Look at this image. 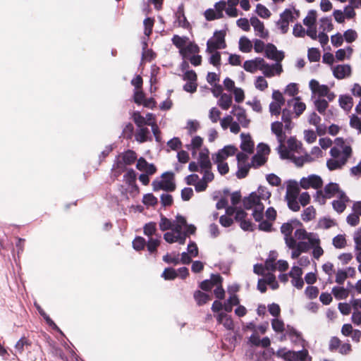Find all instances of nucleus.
<instances>
[{"instance_id":"obj_1","label":"nucleus","mask_w":361,"mask_h":361,"mask_svg":"<svg viewBox=\"0 0 361 361\" xmlns=\"http://www.w3.org/2000/svg\"><path fill=\"white\" fill-rule=\"evenodd\" d=\"M245 209H253L252 216L256 221H260L264 217V206L260 201V197L256 192H252L243 200Z\"/></svg>"},{"instance_id":"obj_2","label":"nucleus","mask_w":361,"mask_h":361,"mask_svg":"<svg viewBox=\"0 0 361 361\" xmlns=\"http://www.w3.org/2000/svg\"><path fill=\"white\" fill-rule=\"evenodd\" d=\"M225 47V32L224 31L215 32L214 39H209L207 42V51L209 53H213L216 49Z\"/></svg>"},{"instance_id":"obj_3","label":"nucleus","mask_w":361,"mask_h":361,"mask_svg":"<svg viewBox=\"0 0 361 361\" xmlns=\"http://www.w3.org/2000/svg\"><path fill=\"white\" fill-rule=\"evenodd\" d=\"M323 181L320 176L317 175H310L307 178H301L300 185L304 189L313 188L319 189L322 186Z\"/></svg>"},{"instance_id":"obj_4","label":"nucleus","mask_w":361,"mask_h":361,"mask_svg":"<svg viewBox=\"0 0 361 361\" xmlns=\"http://www.w3.org/2000/svg\"><path fill=\"white\" fill-rule=\"evenodd\" d=\"M294 228L291 223L287 222L281 226V232L284 235V240L288 247H293L295 244V239L292 236Z\"/></svg>"},{"instance_id":"obj_5","label":"nucleus","mask_w":361,"mask_h":361,"mask_svg":"<svg viewBox=\"0 0 361 361\" xmlns=\"http://www.w3.org/2000/svg\"><path fill=\"white\" fill-rule=\"evenodd\" d=\"M265 56L280 63L284 59L285 56L282 51L277 50L274 44L269 43L266 45Z\"/></svg>"},{"instance_id":"obj_6","label":"nucleus","mask_w":361,"mask_h":361,"mask_svg":"<svg viewBox=\"0 0 361 361\" xmlns=\"http://www.w3.org/2000/svg\"><path fill=\"white\" fill-rule=\"evenodd\" d=\"M260 71H262L266 77H272L275 73L279 75L283 69L280 63L276 62L275 64L269 65L264 60V64L261 66Z\"/></svg>"},{"instance_id":"obj_7","label":"nucleus","mask_w":361,"mask_h":361,"mask_svg":"<svg viewBox=\"0 0 361 361\" xmlns=\"http://www.w3.org/2000/svg\"><path fill=\"white\" fill-rule=\"evenodd\" d=\"M250 24L254 27L256 35L262 39H266L268 37L269 32L265 29L264 23L257 17H252L250 18Z\"/></svg>"},{"instance_id":"obj_8","label":"nucleus","mask_w":361,"mask_h":361,"mask_svg":"<svg viewBox=\"0 0 361 361\" xmlns=\"http://www.w3.org/2000/svg\"><path fill=\"white\" fill-rule=\"evenodd\" d=\"M231 113L237 118L238 121L243 128L248 127L250 121L247 118L245 110L239 106H234Z\"/></svg>"},{"instance_id":"obj_9","label":"nucleus","mask_w":361,"mask_h":361,"mask_svg":"<svg viewBox=\"0 0 361 361\" xmlns=\"http://www.w3.org/2000/svg\"><path fill=\"white\" fill-rule=\"evenodd\" d=\"M309 87L313 94H318L319 97H325L327 94L329 88L326 85H320L319 82L312 79L309 82Z\"/></svg>"},{"instance_id":"obj_10","label":"nucleus","mask_w":361,"mask_h":361,"mask_svg":"<svg viewBox=\"0 0 361 361\" xmlns=\"http://www.w3.org/2000/svg\"><path fill=\"white\" fill-rule=\"evenodd\" d=\"M262 64H264V59L257 57L255 59L245 61L243 64V68L247 72L254 73L257 70H260V67Z\"/></svg>"},{"instance_id":"obj_11","label":"nucleus","mask_w":361,"mask_h":361,"mask_svg":"<svg viewBox=\"0 0 361 361\" xmlns=\"http://www.w3.org/2000/svg\"><path fill=\"white\" fill-rule=\"evenodd\" d=\"M164 181V190L167 192H173L176 189L173 173L172 172H165L161 176Z\"/></svg>"},{"instance_id":"obj_12","label":"nucleus","mask_w":361,"mask_h":361,"mask_svg":"<svg viewBox=\"0 0 361 361\" xmlns=\"http://www.w3.org/2000/svg\"><path fill=\"white\" fill-rule=\"evenodd\" d=\"M197 161L201 169H212L208 149L204 148L199 153Z\"/></svg>"},{"instance_id":"obj_13","label":"nucleus","mask_w":361,"mask_h":361,"mask_svg":"<svg viewBox=\"0 0 361 361\" xmlns=\"http://www.w3.org/2000/svg\"><path fill=\"white\" fill-rule=\"evenodd\" d=\"M351 68L349 65H338L334 68L333 74L337 79H343L350 75Z\"/></svg>"},{"instance_id":"obj_14","label":"nucleus","mask_w":361,"mask_h":361,"mask_svg":"<svg viewBox=\"0 0 361 361\" xmlns=\"http://www.w3.org/2000/svg\"><path fill=\"white\" fill-rule=\"evenodd\" d=\"M283 126L282 122L279 121H275L271 126V132L276 135L279 142H284L286 140V135L283 131Z\"/></svg>"},{"instance_id":"obj_15","label":"nucleus","mask_w":361,"mask_h":361,"mask_svg":"<svg viewBox=\"0 0 361 361\" xmlns=\"http://www.w3.org/2000/svg\"><path fill=\"white\" fill-rule=\"evenodd\" d=\"M240 137L242 140L240 145L242 150L248 153H252L254 150V142L252 140L250 135L249 134L245 135L244 133H241Z\"/></svg>"},{"instance_id":"obj_16","label":"nucleus","mask_w":361,"mask_h":361,"mask_svg":"<svg viewBox=\"0 0 361 361\" xmlns=\"http://www.w3.org/2000/svg\"><path fill=\"white\" fill-rule=\"evenodd\" d=\"M310 244L311 245V248L312 250L313 257L318 259L321 256L324 254V250L320 246V239L317 235L316 238L310 239Z\"/></svg>"},{"instance_id":"obj_17","label":"nucleus","mask_w":361,"mask_h":361,"mask_svg":"<svg viewBox=\"0 0 361 361\" xmlns=\"http://www.w3.org/2000/svg\"><path fill=\"white\" fill-rule=\"evenodd\" d=\"M288 106H293L297 116H299L305 110V104L300 102V97L293 98L288 102Z\"/></svg>"},{"instance_id":"obj_18","label":"nucleus","mask_w":361,"mask_h":361,"mask_svg":"<svg viewBox=\"0 0 361 361\" xmlns=\"http://www.w3.org/2000/svg\"><path fill=\"white\" fill-rule=\"evenodd\" d=\"M217 322L222 324L228 330H232L234 327L233 322L230 316L224 312H221L217 315Z\"/></svg>"},{"instance_id":"obj_19","label":"nucleus","mask_w":361,"mask_h":361,"mask_svg":"<svg viewBox=\"0 0 361 361\" xmlns=\"http://www.w3.org/2000/svg\"><path fill=\"white\" fill-rule=\"evenodd\" d=\"M199 51V47L193 42H190L188 44L185 46L184 49L179 50L180 54L183 56V58H188L190 54H195Z\"/></svg>"},{"instance_id":"obj_20","label":"nucleus","mask_w":361,"mask_h":361,"mask_svg":"<svg viewBox=\"0 0 361 361\" xmlns=\"http://www.w3.org/2000/svg\"><path fill=\"white\" fill-rule=\"evenodd\" d=\"M176 18L179 26L184 28L189 27L190 24L185 16L183 5L178 6L177 11L176 12Z\"/></svg>"},{"instance_id":"obj_21","label":"nucleus","mask_w":361,"mask_h":361,"mask_svg":"<svg viewBox=\"0 0 361 361\" xmlns=\"http://www.w3.org/2000/svg\"><path fill=\"white\" fill-rule=\"evenodd\" d=\"M203 143V139L200 136H195L191 140V143L186 146L188 150L192 152V157H195L197 153V150L199 149Z\"/></svg>"},{"instance_id":"obj_22","label":"nucleus","mask_w":361,"mask_h":361,"mask_svg":"<svg viewBox=\"0 0 361 361\" xmlns=\"http://www.w3.org/2000/svg\"><path fill=\"white\" fill-rule=\"evenodd\" d=\"M295 237L299 240L300 241L307 240L310 241V239H312L316 238L318 235L314 233H308L304 228H298L296 229L294 233Z\"/></svg>"},{"instance_id":"obj_23","label":"nucleus","mask_w":361,"mask_h":361,"mask_svg":"<svg viewBox=\"0 0 361 361\" xmlns=\"http://www.w3.org/2000/svg\"><path fill=\"white\" fill-rule=\"evenodd\" d=\"M339 105L346 111H349L353 105V100L350 96L341 95L339 97Z\"/></svg>"},{"instance_id":"obj_24","label":"nucleus","mask_w":361,"mask_h":361,"mask_svg":"<svg viewBox=\"0 0 361 361\" xmlns=\"http://www.w3.org/2000/svg\"><path fill=\"white\" fill-rule=\"evenodd\" d=\"M346 163L345 159H329L326 161V166L330 171L341 169Z\"/></svg>"},{"instance_id":"obj_25","label":"nucleus","mask_w":361,"mask_h":361,"mask_svg":"<svg viewBox=\"0 0 361 361\" xmlns=\"http://www.w3.org/2000/svg\"><path fill=\"white\" fill-rule=\"evenodd\" d=\"M324 192L325 197L331 198L334 197L337 192H339V185L336 183H330L324 187Z\"/></svg>"},{"instance_id":"obj_26","label":"nucleus","mask_w":361,"mask_h":361,"mask_svg":"<svg viewBox=\"0 0 361 361\" xmlns=\"http://www.w3.org/2000/svg\"><path fill=\"white\" fill-rule=\"evenodd\" d=\"M252 49V44L251 41L246 37L243 36L239 40V49L244 53H248L251 51Z\"/></svg>"},{"instance_id":"obj_27","label":"nucleus","mask_w":361,"mask_h":361,"mask_svg":"<svg viewBox=\"0 0 361 361\" xmlns=\"http://www.w3.org/2000/svg\"><path fill=\"white\" fill-rule=\"evenodd\" d=\"M121 158L124 164H126V165H131L137 159V155L134 151L128 150L122 154Z\"/></svg>"},{"instance_id":"obj_28","label":"nucleus","mask_w":361,"mask_h":361,"mask_svg":"<svg viewBox=\"0 0 361 361\" xmlns=\"http://www.w3.org/2000/svg\"><path fill=\"white\" fill-rule=\"evenodd\" d=\"M232 103V97L231 95H228L227 94H222L221 95V97L218 102V104L219 106L224 109L227 110L231 106Z\"/></svg>"},{"instance_id":"obj_29","label":"nucleus","mask_w":361,"mask_h":361,"mask_svg":"<svg viewBox=\"0 0 361 361\" xmlns=\"http://www.w3.org/2000/svg\"><path fill=\"white\" fill-rule=\"evenodd\" d=\"M267 160V158L259 154H256L252 158L251 163L250 164L251 167L258 168L262 165H264Z\"/></svg>"},{"instance_id":"obj_30","label":"nucleus","mask_w":361,"mask_h":361,"mask_svg":"<svg viewBox=\"0 0 361 361\" xmlns=\"http://www.w3.org/2000/svg\"><path fill=\"white\" fill-rule=\"evenodd\" d=\"M316 216V210L313 207V206H310L306 208L302 214H301V218L304 221H310L315 218Z\"/></svg>"},{"instance_id":"obj_31","label":"nucleus","mask_w":361,"mask_h":361,"mask_svg":"<svg viewBox=\"0 0 361 361\" xmlns=\"http://www.w3.org/2000/svg\"><path fill=\"white\" fill-rule=\"evenodd\" d=\"M299 195V188L297 185L290 186L289 185L287 188L286 199L287 202L288 200H298V196Z\"/></svg>"},{"instance_id":"obj_32","label":"nucleus","mask_w":361,"mask_h":361,"mask_svg":"<svg viewBox=\"0 0 361 361\" xmlns=\"http://www.w3.org/2000/svg\"><path fill=\"white\" fill-rule=\"evenodd\" d=\"M288 148L291 152L300 153L302 149V143L298 141L295 137H290L287 141Z\"/></svg>"},{"instance_id":"obj_33","label":"nucleus","mask_w":361,"mask_h":361,"mask_svg":"<svg viewBox=\"0 0 361 361\" xmlns=\"http://www.w3.org/2000/svg\"><path fill=\"white\" fill-rule=\"evenodd\" d=\"M332 293L337 300L345 299L348 295V291L343 287H334Z\"/></svg>"},{"instance_id":"obj_34","label":"nucleus","mask_w":361,"mask_h":361,"mask_svg":"<svg viewBox=\"0 0 361 361\" xmlns=\"http://www.w3.org/2000/svg\"><path fill=\"white\" fill-rule=\"evenodd\" d=\"M278 152L280 154V157L283 159H291L292 154L291 151L285 146L284 142H279L278 147Z\"/></svg>"},{"instance_id":"obj_35","label":"nucleus","mask_w":361,"mask_h":361,"mask_svg":"<svg viewBox=\"0 0 361 361\" xmlns=\"http://www.w3.org/2000/svg\"><path fill=\"white\" fill-rule=\"evenodd\" d=\"M317 20V12L314 10H310L307 16L304 18L303 23L308 27H313Z\"/></svg>"},{"instance_id":"obj_36","label":"nucleus","mask_w":361,"mask_h":361,"mask_svg":"<svg viewBox=\"0 0 361 361\" xmlns=\"http://www.w3.org/2000/svg\"><path fill=\"white\" fill-rule=\"evenodd\" d=\"M160 244V235H158L157 238H153L152 237L149 238L147 243H146V245L147 250L150 253H153L157 251V247Z\"/></svg>"},{"instance_id":"obj_37","label":"nucleus","mask_w":361,"mask_h":361,"mask_svg":"<svg viewBox=\"0 0 361 361\" xmlns=\"http://www.w3.org/2000/svg\"><path fill=\"white\" fill-rule=\"evenodd\" d=\"M149 130L147 128H140L135 134V139L137 142L142 143L147 140Z\"/></svg>"},{"instance_id":"obj_38","label":"nucleus","mask_w":361,"mask_h":361,"mask_svg":"<svg viewBox=\"0 0 361 361\" xmlns=\"http://www.w3.org/2000/svg\"><path fill=\"white\" fill-rule=\"evenodd\" d=\"M188 39V37H180L176 35L172 38V42L177 48L181 50V49H184Z\"/></svg>"},{"instance_id":"obj_39","label":"nucleus","mask_w":361,"mask_h":361,"mask_svg":"<svg viewBox=\"0 0 361 361\" xmlns=\"http://www.w3.org/2000/svg\"><path fill=\"white\" fill-rule=\"evenodd\" d=\"M194 298L198 305H202L205 304L210 299L209 295L200 290H197L195 292Z\"/></svg>"},{"instance_id":"obj_40","label":"nucleus","mask_w":361,"mask_h":361,"mask_svg":"<svg viewBox=\"0 0 361 361\" xmlns=\"http://www.w3.org/2000/svg\"><path fill=\"white\" fill-rule=\"evenodd\" d=\"M286 334L289 336L293 342H298L302 339L301 334L297 331L293 327L287 326Z\"/></svg>"},{"instance_id":"obj_41","label":"nucleus","mask_w":361,"mask_h":361,"mask_svg":"<svg viewBox=\"0 0 361 361\" xmlns=\"http://www.w3.org/2000/svg\"><path fill=\"white\" fill-rule=\"evenodd\" d=\"M314 106L321 114H324L329 106L328 102L324 99H317L314 101Z\"/></svg>"},{"instance_id":"obj_42","label":"nucleus","mask_w":361,"mask_h":361,"mask_svg":"<svg viewBox=\"0 0 361 361\" xmlns=\"http://www.w3.org/2000/svg\"><path fill=\"white\" fill-rule=\"evenodd\" d=\"M173 226V222L167 219L164 215L161 214L160 222H159V228L162 231H165L169 229H171Z\"/></svg>"},{"instance_id":"obj_43","label":"nucleus","mask_w":361,"mask_h":361,"mask_svg":"<svg viewBox=\"0 0 361 361\" xmlns=\"http://www.w3.org/2000/svg\"><path fill=\"white\" fill-rule=\"evenodd\" d=\"M126 166H127L126 164H124L123 159H120L119 157H117L116 160L115 161L114 165H113V169H116V172L114 176L116 177L118 176L122 172H123L126 170Z\"/></svg>"},{"instance_id":"obj_44","label":"nucleus","mask_w":361,"mask_h":361,"mask_svg":"<svg viewBox=\"0 0 361 361\" xmlns=\"http://www.w3.org/2000/svg\"><path fill=\"white\" fill-rule=\"evenodd\" d=\"M332 243L336 248L341 249L346 246V240L343 235H337L333 238Z\"/></svg>"},{"instance_id":"obj_45","label":"nucleus","mask_w":361,"mask_h":361,"mask_svg":"<svg viewBox=\"0 0 361 361\" xmlns=\"http://www.w3.org/2000/svg\"><path fill=\"white\" fill-rule=\"evenodd\" d=\"M145 235L151 238L157 231V224L154 222L146 224L143 228Z\"/></svg>"},{"instance_id":"obj_46","label":"nucleus","mask_w":361,"mask_h":361,"mask_svg":"<svg viewBox=\"0 0 361 361\" xmlns=\"http://www.w3.org/2000/svg\"><path fill=\"white\" fill-rule=\"evenodd\" d=\"M320 26L319 28L322 30V31H330L333 29V25L331 23V18L325 17L320 19Z\"/></svg>"},{"instance_id":"obj_47","label":"nucleus","mask_w":361,"mask_h":361,"mask_svg":"<svg viewBox=\"0 0 361 361\" xmlns=\"http://www.w3.org/2000/svg\"><path fill=\"white\" fill-rule=\"evenodd\" d=\"M280 18L288 24L290 22H293L296 20V17H295L293 12L290 8H286L282 13H281Z\"/></svg>"},{"instance_id":"obj_48","label":"nucleus","mask_w":361,"mask_h":361,"mask_svg":"<svg viewBox=\"0 0 361 361\" xmlns=\"http://www.w3.org/2000/svg\"><path fill=\"white\" fill-rule=\"evenodd\" d=\"M335 223L334 220L329 219V218H322L320 219L318 221L317 226L318 228H323V229H328L334 226H335Z\"/></svg>"},{"instance_id":"obj_49","label":"nucleus","mask_w":361,"mask_h":361,"mask_svg":"<svg viewBox=\"0 0 361 361\" xmlns=\"http://www.w3.org/2000/svg\"><path fill=\"white\" fill-rule=\"evenodd\" d=\"M154 20L153 18H146L144 21L143 24L145 26V31L144 33L147 37H149L152 32V28L154 26Z\"/></svg>"},{"instance_id":"obj_50","label":"nucleus","mask_w":361,"mask_h":361,"mask_svg":"<svg viewBox=\"0 0 361 361\" xmlns=\"http://www.w3.org/2000/svg\"><path fill=\"white\" fill-rule=\"evenodd\" d=\"M256 12L261 18H268L271 16L269 10L261 4L257 5Z\"/></svg>"},{"instance_id":"obj_51","label":"nucleus","mask_w":361,"mask_h":361,"mask_svg":"<svg viewBox=\"0 0 361 361\" xmlns=\"http://www.w3.org/2000/svg\"><path fill=\"white\" fill-rule=\"evenodd\" d=\"M142 202L147 206H154L157 204L158 200L152 193H148L143 196Z\"/></svg>"},{"instance_id":"obj_52","label":"nucleus","mask_w":361,"mask_h":361,"mask_svg":"<svg viewBox=\"0 0 361 361\" xmlns=\"http://www.w3.org/2000/svg\"><path fill=\"white\" fill-rule=\"evenodd\" d=\"M308 59L311 62H317L320 59V51L317 48H310L307 53Z\"/></svg>"},{"instance_id":"obj_53","label":"nucleus","mask_w":361,"mask_h":361,"mask_svg":"<svg viewBox=\"0 0 361 361\" xmlns=\"http://www.w3.org/2000/svg\"><path fill=\"white\" fill-rule=\"evenodd\" d=\"M145 245L146 240L142 237H136L133 241V247L137 251L143 250Z\"/></svg>"},{"instance_id":"obj_54","label":"nucleus","mask_w":361,"mask_h":361,"mask_svg":"<svg viewBox=\"0 0 361 361\" xmlns=\"http://www.w3.org/2000/svg\"><path fill=\"white\" fill-rule=\"evenodd\" d=\"M178 274L176 270L173 268H166L161 274V276L165 280H173L177 277Z\"/></svg>"},{"instance_id":"obj_55","label":"nucleus","mask_w":361,"mask_h":361,"mask_svg":"<svg viewBox=\"0 0 361 361\" xmlns=\"http://www.w3.org/2000/svg\"><path fill=\"white\" fill-rule=\"evenodd\" d=\"M30 345L28 340L23 337L16 344L15 349L16 353L21 354L24 351V347Z\"/></svg>"},{"instance_id":"obj_56","label":"nucleus","mask_w":361,"mask_h":361,"mask_svg":"<svg viewBox=\"0 0 361 361\" xmlns=\"http://www.w3.org/2000/svg\"><path fill=\"white\" fill-rule=\"evenodd\" d=\"M251 166L250 164L245 166H241L238 164V170L236 172V176L238 178H244L247 176L249 169H250Z\"/></svg>"},{"instance_id":"obj_57","label":"nucleus","mask_w":361,"mask_h":361,"mask_svg":"<svg viewBox=\"0 0 361 361\" xmlns=\"http://www.w3.org/2000/svg\"><path fill=\"white\" fill-rule=\"evenodd\" d=\"M124 180L129 185L135 183L136 180V173L133 169H129L123 176Z\"/></svg>"},{"instance_id":"obj_58","label":"nucleus","mask_w":361,"mask_h":361,"mask_svg":"<svg viewBox=\"0 0 361 361\" xmlns=\"http://www.w3.org/2000/svg\"><path fill=\"white\" fill-rule=\"evenodd\" d=\"M283 104L272 102L269 104V111L271 115L279 116L281 114V106Z\"/></svg>"},{"instance_id":"obj_59","label":"nucleus","mask_w":361,"mask_h":361,"mask_svg":"<svg viewBox=\"0 0 361 361\" xmlns=\"http://www.w3.org/2000/svg\"><path fill=\"white\" fill-rule=\"evenodd\" d=\"M343 37L347 42L351 43L357 39V35L354 30L349 29L344 32Z\"/></svg>"},{"instance_id":"obj_60","label":"nucleus","mask_w":361,"mask_h":361,"mask_svg":"<svg viewBox=\"0 0 361 361\" xmlns=\"http://www.w3.org/2000/svg\"><path fill=\"white\" fill-rule=\"evenodd\" d=\"M332 206L334 209L338 213H342L346 208L345 202L338 200H334Z\"/></svg>"},{"instance_id":"obj_61","label":"nucleus","mask_w":361,"mask_h":361,"mask_svg":"<svg viewBox=\"0 0 361 361\" xmlns=\"http://www.w3.org/2000/svg\"><path fill=\"white\" fill-rule=\"evenodd\" d=\"M295 247H296L302 253L307 252L311 248V245L310 244L309 240L307 242L302 240L298 243L295 241V246L293 248Z\"/></svg>"},{"instance_id":"obj_62","label":"nucleus","mask_w":361,"mask_h":361,"mask_svg":"<svg viewBox=\"0 0 361 361\" xmlns=\"http://www.w3.org/2000/svg\"><path fill=\"white\" fill-rule=\"evenodd\" d=\"M348 278V273L346 271L343 269H338L336 274L335 281L341 285L344 283L345 279Z\"/></svg>"},{"instance_id":"obj_63","label":"nucleus","mask_w":361,"mask_h":361,"mask_svg":"<svg viewBox=\"0 0 361 361\" xmlns=\"http://www.w3.org/2000/svg\"><path fill=\"white\" fill-rule=\"evenodd\" d=\"M228 158L224 149L219 150L216 153L212 155V159L214 162L224 161Z\"/></svg>"},{"instance_id":"obj_64","label":"nucleus","mask_w":361,"mask_h":361,"mask_svg":"<svg viewBox=\"0 0 361 361\" xmlns=\"http://www.w3.org/2000/svg\"><path fill=\"white\" fill-rule=\"evenodd\" d=\"M350 126L361 133V120L357 116L352 115L350 116Z\"/></svg>"}]
</instances>
